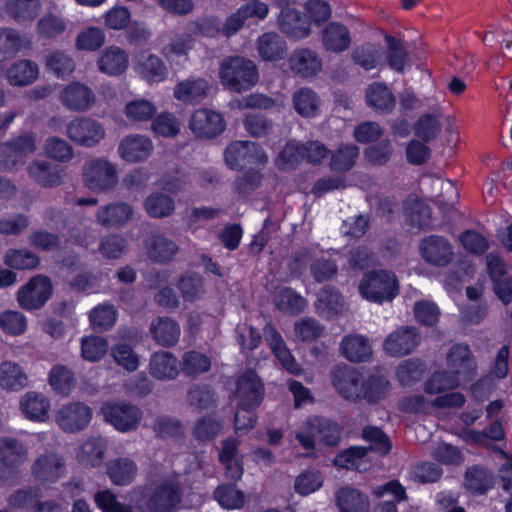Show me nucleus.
I'll return each mask as SVG.
<instances>
[{"mask_svg":"<svg viewBox=\"0 0 512 512\" xmlns=\"http://www.w3.org/2000/svg\"><path fill=\"white\" fill-rule=\"evenodd\" d=\"M219 77L229 90L241 93L256 85L259 74L252 60L242 56H229L220 64Z\"/></svg>","mask_w":512,"mask_h":512,"instance_id":"nucleus-1","label":"nucleus"},{"mask_svg":"<svg viewBox=\"0 0 512 512\" xmlns=\"http://www.w3.org/2000/svg\"><path fill=\"white\" fill-rule=\"evenodd\" d=\"M361 295L373 302L391 301L399 291L398 280L393 272L373 270L359 284Z\"/></svg>","mask_w":512,"mask_h":512,"instance_id":"nucleus-2","label":"nucleus"},{"mask_svg":"<svg viewBox=\"0 0 512 512\" xmlns=\"http://www.w3.org/2000/svg\"><path fill=\"white\" fill-rule=\"evenodd\" d=\"M82 179L84 185L92 191L107 192L118 183L116 166L105 158H93L83 166Z\"/></svg>","mask_w":512,"mask_h":512,"instance_id":"nucleus-3","label":"nucleus"},{"mask_svg":"<svg viewBox=\"0 0 512 512\" xmlns=\"http://www.w3.org/2000/svg\"><path fill=\"white\" fill-rule=\"evenodd\" d=\"M182 500V487L178 480L167 479L157 484L147 495L149 512H172Z\"/></svg>","mask_w":512,"mask_h":512,"instance_id":"nucleus-4","label":"nucleus"},{"mask_svg":"<svg viewBox=\"0 0 512 512\" xmlns=\"http://www.w3.org/2000/svg\"><path fill=\"white\" fill-rule=\"evenodd\" d=\"M52 295V283L47 276L32 277L17 292L19 306L27 311L42 308Z\"/></svg>","mask_w":512,"mask_h":512,"instance_id":"nucleus-5","label":"nucleus"},{"mask_svg":"<svg viewBox=\"0 0 512 512\" xmlns=\"http://www.w3.org/2000/svg\"><path fill=\"white\" fill-rule=\"evenodd\" d=\"M224 158L231 169H243L251 164H264L267 156L259 144L252 141H234L225 150Z\"/></svg>","mask_w":512,"mask_h":512,"instance_id":"nucleus-6","label":"nucleus"},{"mask_svg":"<svg viewBox=\"0 0 512 512\" xmlns=\"http://www.w3.org/2000/svg\"><path fill=\"white\" fill-rule=\"evenodd\" d=\"M92 409L82 402L61 405L55 412V422L65 432L76 433L84 430L92 419Z\"/></svg>","mask_w":512,"mask_h":512,"instance_id":"nucleus-7","label":"nucleus"},{"mask_svg":"<svg viewBox=\"0 0 512 512\" xmlns=\"http://www.w3.org/2000/svg\"><path fill=\"white\" fill-rule=\"evenodd\" d=\"M102 413L104 419L121 432L135 430L142 418L140 409L128 402H107Z\"/></svg>","mask_w":512,"mask_h":512,"instance_id":"nucleus-8","label":"nucleus"},{"mask_svg":"<svg viewBox=\"0 0 512 512\" xmlns=\"http://www.w3.org/2000/svg\"><path fill=\"white\" fill-rule=\"evenodd\" d=\"M66 135L72 142L90 148L104 139L105 129L94 119L78 117L67 124Z\"/></svg>","mask_w":512,"mask_h":512,"instance_id":"nucleus-9","label":"nucleus"},{"mask_svg":"<svg viewBox=\"0 0 512 512\" xmlns=\"http://www.w3.org/2000/svg\"><path fill=\"white\" fill-rule=\"evenodd\" d=\"M331 380L334 388L344 398L349 400L362 398L364 378L356 369L346 365L337 366L331 372Z\"/></svg>","mask_w":512,"mask_h":512,"instance_id":"nucleus-10","label":"nucleus"},{"mask_svg":"<svg viewBox=\"0 0 512 512\" xmlns=\"http://www.w3.org/2000/svg\"><path fill=\"white\" fill-rule=\"evenodd\" d=\"M189 128L197 138L213 139L225 130V120L220 113L201 108L191 115Z\"/></svg>","mask_w":512,"mask_h":512,"instance_id":"nucleus-11","label":"nucleus"},{"mask_svg":"<svg viewBox=\"0 0 512 512\" xmlns=\"http://www.w3.org/2000/svg\"><path fill=\"white\" fill-rule=\"evenodd\" d=\"M422 258L430 265L445 267L454 257L453 246L448 239L440 235L423 238L419 245Z\"/></svg>","mask_w":512,"mask_h":512,"instance_id":"nucleus-12","label":"nucleus"},{"mask_svg":"<svg viewBox=\"0 0 512 512\" xmlns=\"http://www.w3.org/2000/svg\"><path fill=\"white\" fill-rule=\"evenodd\" d=\"M421 336L416 327L402 326L390 333L383 343L387 354L402 357L411 354L420 344Z\"/></svg>","mask_w":512,"mask_h":512,"instance_id":"nucleus-13","label":"nucleus"},{"mask_svg":"<svg viewBox=\"0 0 512 512\" xmlns=\"http://www.w3.org/2000/svg\"><path fill=\"white\" fill-rule=\"evenodd\" d=\"M264 394L263 384L254 370H246L237 380L236 398L239 407H257Z\"/></svg>","mask_w":512,"mask_h":512,"instance_id":"nucleus-14","label":"nucleus"},{"mask_svg":"<svg viewBox=\"0 0 512 512\" xmlns=\"http://www.w3.org/2000/svg\"><path fill=\"white\" fill-rule=\"evenodd\" d=\"M278 27L283 34L295 40L306 38L311 34L310 18L291 7H285L281 10L278 17Z\"/></svg>","mask_w":512,"mask_h":512,"instance_id":"nucleus-15","label":"nucleus"},{"mask_svg":"<svg viewBox=\"0 0 512 512\" xmlns=\"http://www.w3.org/2000/svg\"><path fill=\"white\" fill-rule=\"evenodd\" d=\"M447 362L451 373L463 382H469L476 376V362L468 345H454L447 355Z\"/></svg>","mask_w":512,"mask_h":512,"instance_id":"nucleus-16","label":"nucleus"},{"mask_svg":"<svg viewBox=\"0 0 512 512\" xmlns=\"http://www.w3.org/2000/svg\"><path fill=\"white\" fill-rule=\"evenodd\" d=\"M59 100L70 111L85 112L94 105L96 97L91 88L74 82L60 92Z\"/></svg>","mask_w":512,"mask_h":512,"instance_id":"nucleus-17","label":"nucleus"},{"mask_svg":"<svg viewBox=\"0 0 512 512\" xmlns=\"http://www.w3.org/2000/svg\"><path fill=\"white\" fill-rule=\"evenodd\" d=\"M268 12V5L260 1H254L242 5L239 9H237L236 12L231 14L226 19L222 28L220 29V32L224 36L230 37L236 34L244 26L247 19L251 17L264 19L267 16Z\"/></svg>","mask_w":512,"mask_h":512,"instance_id":"nucleus-18","label":"nucleus"},{"mask_svg":"<svg viewBox=\"0 0 512 512\" xmlns=\"http://www.w3.org/2000/svg\"><path fill=\"white\" fill-rule=\"evenodd\" d=\"M289 67L296 75L308 78L321 71L322 60L315 51L309 48H301L291 54Z\"/></svg>","mask_w":512,"mask_h":512,"instance_id":"nucleus-19","label":"nucleus"},{"mask_svg":"<svg viewBox=\"0 0 512 512\" xmlns=\"http://www.w3.org/2000/svg\"><path fill=\"white\" fill-rule=\"evenodd\" d=\"M29 177L44 188H53L62 184L61 169L46 160H34L27 166Z\"/></svg>","mask_w":512,"mask_h":512,"instance_id":"nucleus-20","label":"nucleus"},{"mask_svg":"<svg viewBox=\"0 0 512 512\" xmlns=\"http://www.w3.org/2000/svg\"><path fill=\"white\" fill-rule=\"evenodd\" d=\"M153 150L150 139L141 135L126 136L119 144L118 153L127 162L147 159Z\"/></svg>","mask_w":512,"mask_h":512,"instance_id":"nucleus-21","label":"nucleus"},{"mask_svg":"<svg viewBox=\"0 0 512 512\" xmlns=\"http://www.w3.org/2000/svg\"><path fill=\"white\" fill-rule=\"evenodd\" d=\"M148 257L160 264H167L173 261L179 252V246L168 237L162 234H153L146 241Z\"/></svg>","mask_w":512,"mask_h":512,"instance_id":"nucleus-22","label":"nucleus"},{"mask_svg":"<svg viewBox=\"0 0 512 512\" xmlns=\"http://www.w3.org/2000/svg\"><path fill=\"white\" fill-rule=\"evenodd\" d=\"M321 40L326 51L341 53L351 44L350 32L339 22H330L321 32Z\"/></svg>","mask_w":512,"mask_h":512,"instance_id":"nucleus-23","label":"nucleus"},{"mask_svg":"<svg viewBox=\"0 0 512 512\" xmlns=\"http://www.w3.org/2000/svg\"><path fill=\"white\" fill-rule=\"evenodd\" d=\"M151 375L158 380H173L180 372L178 359L168 351L152 354L149 362Z\"/></svg>","mask_w":512,"mask_h":512,"instance_id":"nucleus-24","label":"nucleus"},{"mask_svg":"<svg viewBox=\"0 0 512 512\" xmlns=\"http://www.w3.org/2000/svg\"><path fill=\"white\" fill-rule=\"evenodd\" d=\"M152 338L163 347H173L180 337V326L169 317L155 318L149 327Z\"/></svg>","mask_w":512,"mask_h":512,"instance_id":"nucleus-25","label":"nucleus"},{"mask_svg":"<svg viewBox=\"0 0 512 512\" xmlns=\"http://www.w3.org/2000/svg\"><path fill=\"white\" fill-rule=\"evenodd\" d=\"M210 88L203 78H189L175 86L174 97L185 103H199L208 96Z\"/></svg>","mask_w":512,"mask_h":512,"instance_id":"nucleus-26","label":"nucleus"},{"mask_svg":"<svg viewBox=\"0 0 512 512\" xmlns=\"http://www.w3.org/2000/svg\"><path fill=\"white\" fill-rule=\"evenodd\" d=\"M133 215L132 207L125 202H115L101 206L96 219L103 227H118L125 224Z\"/></svg>","mask_w":512,"mask_h":512,"instance_id":"nucleus-27","label":"nucleus"},{"mask_svg":"<svg viewBox=\"0 0 512 512\" xmlns=\"http://www.w3.org/2000/svg\"><path fill=\"white\" fill-rule=\"evenodd\" d=\"M128 63V55L123 49L109 46L99 56L97 66L102 73L118 76L126 71Z\"/></svg>","mask_w":512,"mask_h":512,"instance_id":"nucleus-28","label":"nucleus"},{"mask_svg":"<svg viewBox=\"0 0 512 512\" xmlns=\"http://www.w3.org/2000/svg\"><path fill=\"white\" fill-rule=\"evenodd\" d=\"M31 471L40 480L55 481L64 471V462L56 453L48 452L36 459Z\"/></svg>","mask_w":512,"mask_h":512,"instance_id":"nucleus-29","label":"nucleus"},{"mask_svg":"<svg viewBox=\"0 0 512 512\" xmlns=\"http://www.w3.org/2000/svg\"><path fill=\"white\" fill-rule=\"evenodd\" d=\"M19 406L27 419L42 422L48 417L50 402L43 394L31 391L21 398Z\"/></svg>","mask_w":512,"mask_h":512,"instance_id":"nucleus-30","label":"nucleus"},{"mask_svg":"<svg viewBox=\"0 0 512 512\" xmlns=\"http://www.w3.org/2000/svg\"><path fill=\"white\" fill-rule=\"evenodd\" d=\"M336 502L341 512H369L370 508L367 495L350 486L336 492Z\"/></svg>","mask_w":512,"mask_h":512,"instance_id":"nucleus-31","label":"nucleus"},{"mask_svg":"<svg viewBox=\"0 0 512 512\" xmlns=\"http://www.w3.org/2000/svg\"><path fill=\"white\" fill-rule=\"evenodd\" d=\"M340 351L351 362L366 361L372 353L368 339L358 334L345 336L341 341Z\"/></svg>","mask_w":512,"mask_h":512,"instance_id":"nucleus-32","label":"nucleus"},{"mask_svg":"<svg viewBox=\"0 0 512 512\" xmlns=\"http://www.w3.org/2000/svg\"><path fill=\"white\" fill-rule=\"evenodd\" d=\"M137 465L130 458L121 457L107 463V474L113 484L126 486L133 482L137 475Z\"/></svg>","mask_w":512,"mask_h":512,"instance_id":"nucleus-33","label":"nucleus"},{"mask_svg":"<svg viewBox=\"0 0 512 512\" xmlns=\"http://www.w3.org/2000/svg\"><path fill=\"white\" fill-rule=\"evenodd\" d=\"M146 213L155 219L168 218L175 212V200L161 191L150 193L143 203Z\"/></svg>","mask_w":512,"mask_h":512,"instance_id":"nucleus-34","label":"nucleus"},{"mask_svg":"<svg viewBox=\"0 0 512 512\" xmlns=\"http://www.w3.org/2000/svg\"><path fill=\"white\" fill-rule=\"evenodd\" d=\"M28 458L24 444L11 437L0 438V462L9 468L22 465Z\"/></svg>","mask_w":512,"mask_h":512,"instance_id":"nucleus-35","label":"nucleus"},{"mask_svg":"<svg viewBox=\"0 0 512 512\" xmlns=\"http://www.w3.org/2000/svg\"><path fill=\"white\" fill-rule=\"evenodd\" d=\"M257 50L264 60L277 61L285 57L287 46L279 34L267 32L258 38Z\"/></svg>","mask_w":512,"mask_h":512,"instance_id":"nucleus-36","label":"nucleus"},{"mask_svg":"<svg viewBox=\"0 0 512 512\" xmlns=\"http://www.w3.org/2000/svg\"><path fill=\"white\" fill-rule=\"evenodd\" d=\"M366 102L369 107L381 113H389L395 107V97L391 90L382 83L371 84L366 91Z\"/></svg>","mask_w":512,"mask_h":512,"instance_id":"nucleus-37","label":"nucleus"},{"mask_svg":"<svg viewBox=\"0 0 512 512\" xmlns=\"http://www.w3.org/2000/svg\"><path fill=\"white\" fill-rule=\"evenodd\" d=\"M188 404L201 412L217 406L218 397L214 389L208 384H193L187 391Z\"/></svg>","mask_w":512,"mask_h":512,"instance_id":"nucleus-38","label":"nucleus"},{"mask_svg":"<svg viewBox=\"0 0 512 512\" xmlns=\"http://www.w3.org/2000/svg\"><path fill=\"white\" fill-rule=\"evenodd\" d=\"M179 365L185 376L196 378L210 370L211 359L200 351L191 350L183 353Z\"/></svg>","mask_w":512,"mask_h":512,"instance_id":"nucleus-39","label":"nucleus"},{"mask_svg":"<svg viewBox=\"0 0 512 512\" xmlns=\"http://www.w3.org/2000/svg\"><path fill=\"white\" fill-rule=\"evenodd\" d=\"M40 9L39 0H8L5 4L6 13L18 23L32 22Z\"/></svg>","mask_w":512,"mask_h":512,"instance_id":"nucleus-40","label":"nucleus"},{"mask_svg":"<svg viewBox=\"0 0 512 512\" xmlns=\"http://www.w3.org/2000/svg\"><path fill=\"white\" fill-rule=\"evenodd\" d=\"M6 75L13 86L29 85L38 77V65L31 60H19L8 68Z\"/></svg>","mask_w":512,"mask_h":512,"instance_id":"nucleus-41","label":"nucleus"},{"mask_svg":"<svg viewBox=\"0 0 512 512\" xmlns=\"http://www.w3.org/2000/svg\"><path fill=\"white\" fill-rule=\"evenodd\" d=\"M315 306L319 315L331 318L341 311L343 298L335 288L325 286L318 293Z\"/></svg>","mask_w":512,"mask_h":512,"instance_id":"nucleus-42","label":"nucleus"},{"mask_svg":"<svg viewBox=\"0 0 512 512\" xmlns=\"http://www.w3.org/2000/svg\"><path fill=\"white\" fill-rule=\"evenodd\" d=\"M406 222L414 228L423 229L430 224L431 208L416 198H408L404 205Z\"/></svg>","mask_w":512,"mask_h":512,"instance_id":"nucleus-43","label":"nucleus"},{"mask_svg":"<svg viewBox=\"0 0 512 512\" xmlns=\"http://www.w3.org/2000/svg\"><path fill=\"white\" fill-rule=\"evenodd\" d=\"M106 447L107 442L103 437H93L81 446L77 457L86 466L97 467L104 459Z\"/></svg>","mask_w":512,"mask_h":512,"instance_id":"nucleus-44","label":"nucleus"},{"mask_svg":"<svg viewBox=\"0 0 512 512\" xmlns=\"http://www.w3.org/2000/svg\"><path fill=\"white\" fill-rule=\"evenodd\" d=\"M466 489L476 494H484L493 486V476L481 466H473L465 473Z\"/></svg>","mask_w":512,"mask_h":512,"instance_id":"nucleus-45","label":"nucleus"},{"mask_svg":"<svg viewBox=\"0 0 512 512\" xmlns=\"http://www.w3.org/2000/svg\"><path fill=\"white\" fill-rule=\"evenodd\" d=\"M42 489L38 486H27L13 492L8 503L13 508L26 509L29 512H35L40 501Z\"/></svg>","mask_w":512,"mask_h":512,"instance_id":"nucleus-46","label":"nucleus"},{"mask_svg":"<svg viewBox=\"0 0 512 512\" xmlns=\"http://www.w3.org/2000/svg\"><path fill=\"white\" fill-rule=\"evenodd\" d=\"M295 111L303 117H313L317 114L320 100L310 88L303 87L297 90L292 97Z\"/></svg>","mask_w":512,"mask_h":512,"instance_id":"nucleus-47","label":"nucleus"},{"mask_svg":"<svg viewBox=\"0 0 512 512\" xmlns=\"http://www.w3.org/2000/svg\"><path fill=\"white\" fill-rule=\"evenodd\" d=\"M27 384V376L16 363L5 361L0 364V386L8 390H19Z\"/></svg>","mask_w":512,"mask_h":512,"instance_id":"nucleus-48","label":"nucleus"},{"mask_svg":"<svg viewBox=\"0 0 512 512\" xmlns=\"http://www.w3.org/2000/svg\"><path fill=\"white\" fill-rule=\"evenodd\" d=\"M275 304L277 308L290 315H298L305 306V299L289 287L280 289L275 295Z\"/></svg>","mask_w":512,"mask_h":512,"instance_id":"nucleus-49","label":"nucleus"},{"mask_svg":"<svg viewBox=\"0 0 512 512\" xmlns=\"http://www.w3.org/2000/svg\"><path fill=\"white\" fill-rule=\"evenodd\" d=\"M46 68L58 77L71 74L75 69L73 58L66 52L54 50L44 56Z\"/></svg>","mask_w":512,"mask_h":512,"instance_id":"nucleus-50","label":"nucleus"},{"mask_svg":"<svg viewBox=\"0 0 512 512\" xmlns=\"http://www.w3.org/2000/svg\"><path fill=\"white\" fill-rule=\"evenodd\" d=\"M116 318L117 310L112 304H100L89 313L91 327L99 332L111 329Z\"/></svg>","mask_w":512,"mask_h":512,"instance_id":"nucleus-51","label":"nucleus"},{"mask_svg":"<svg viewBox=\"0 0 512 512\" xmlns=\"http://www.w3.org/2000/svg\"><path fill=\"white\" fill-rule=\"evenodd\" d=\"M359 156V148L355 144L341 145L331 156L330 166L335 171H349Z\"/></svg>","mask_w":512,"mask_h":512,"instance_id":"nucleus-52","label":"nucleus"},{"mask_svg":"<svg viewBox=\"0 0 512 512\" xmlns=\"http://www.w3.org/2000/svg\"><path fill=\"white\" fill-rule=\"evenodd\" d=\"M5 264L13 269H34L39 263V257L27 249H10L5 255Z\"/></svg>","mask_w":512,"mask_h":512,"instance_id":"nucleus-53","label":"nucleus"},{"mask_svg":"<svg viewBox=\"0 0 512 512\" xmlns=\"http://www.w3.org/2000/svg\"><path fill=\"white\" fill-rule=\"evenodd\" d=\"M463 382L451 371L435 372L431 378L425 383V391L429 394H439L447 390H452Z\"/></svg>","mask_w":512,"mask_h":512,"instance_id":"nucleus-54","label":"nucleus"},{"mask_svg":"<svg viewBox=\"0 0 512 512\" xmlns=\"http://www.w3.org/2000/svg\"><path fill=\"white\" fill-rule=\"evenodd\" d=\"M425 368L420 360L408 359L398 366L396 376L401 385L411 386L423 377Z\"/></svg>","mask_w":512,"mask_h":512,"instance_id":"nucleus-55","label":"nucleus"},{"mask_svg":"<svg viewBox=\"0 0 512 512\" xmlns=\"http://www.w3.org/2000/svg\"><path fill=\"white\" fill-rule=\"evenodd\" d=\"M49 384L56 392L66 395L74 388L76 379L66 366L55 365L49 374Z\"/></svg>","mask_w":512,"mask_h":512,"instance_id":"nucleus-56","label":"nucleus"},{"mask_svg":"<svg viewBox=\"0 0 512 512\" xmlns=\"http://www.w3.org/2000/svg\"><path fill=\"white\" fill-rule=\"evenodd\" d=\"M385 40L388 46L387 59L389 66L397 72H403L405 66L408 64L406 48L402 41L393 36L387 35Z\"/></svg>","mask_w":512,"mask_h":512,"instance_id":"nucleus-57","label":"nucleus"},{"mask_svg":"<svg viewBox=\"0 0 512 512\" xmlns=\"http://www.w3.org/2000/svg\"><path fill=\"white\" fill-rule=\"evenodd\" d=\"M44 150L47 157L58 162H68L74 156L72 146L66 140L57 136L48 137L46 139Z\"/></svg>","mask_w":512,"mask_h":512,"instance_id":"nucleus-58","label":"nucleus"},{"mask_svg":"<svg viewBox=\"0 0 512 512\" xmlns=\"http://www.w3.org/2000/svg\"><path fill=\"white\" fill-rule=\"evenodd\" d=\"M105 43V33L98 27H88L80 31L75 40L78 50L95 51Z\"/></svg>","mask_w":512,"mask_h":512,"instance_id":"nucleus-59","label":"nucleus"},{"mask_svg":"<svg viewBox=\"0 0 512 512\" xmlns=\"http://www.w3.org/2000/svg\"><path fill=\"white\" fill-rule=\"evenodd\" d=\"M178 288L186 301H194L204 294V281L200 275L188 273L179 279Z\"/></svg>","mask_w":512,"mask_h":512,"instance_id":"nucleus-60","label":"nucleus"},{"mask_svg":"<svg viewBox=\"0 0 512 512\" xmlns=\"http://www.w3.org/2000/svg\"><path fill=\"white\" fill-rule=\"evenodd\" d=\"M36 30L41 38L53 39L64 33L66 24L61 17L48 13L38 20Z\"/></svg>","mask_w":512,"mask_h":512,"instance_id":"nucleus-61","label":"nucleus"},{"mask_svg":"<svg viewBox=\"0 0 512 512\" xmlns=\"http://www.w3.org/2000/svg\"><path fill=\"white\" fill-rule=\"evenodd\" d=\"M124 113L130 121L142 122L150 120L154 116L156 107L148 100L138 99L126 103Z\"/></svg>","mask_w":512,"mask_h":512,"instance_id":"nucleus-62","label":"nucleus"},{"mask_svg":"<svg viewBox=\"0 0 512 512\" xmlns=\"http://www.w3.org/2000/svg\"><path fill=\"white\" fill-rule=\"evenodd\" d=\"M380 52L377 46L371 43H365L356 47L352 53V61L365 70H371L377 66Z\"/></svg>","mask_w":512,"mask_h":512,"instance_id":"nucleus-63","label":"nucleus"},{"mask_svg":"<svg viewBox=\"0 0 512 512\" xmlns=\"http://www.w3.org/2000/svg\"><path fill=\"white\" fill-rule=\"evenodd\" d=\"M108 350V341L100 336L85 337L81 341V355L91 362L103 358Z\"/></svg>","mask_w":512,"mask_h":512,"instance_id":"nucleus-64","label":"nucleus"}]
</instances>
